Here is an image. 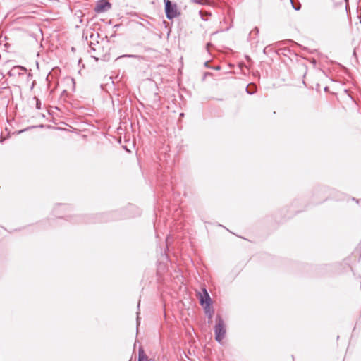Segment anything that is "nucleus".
Instances as JSON below:
<instances>
[{
    "mask_svg": "<svg viewBox=\"0 0 361 361\" xmlns=\"http://www.w3.org/2000/svg\"><path fill=\"white\" fill-rule=\"evenodd\" d=\"M88 51L97 61L99 60L108 61L109 59V42L106 39L95 43L90 42Z\"/></svg>",
    "mask_w": 361,
    "mask_h": 361,
    "instance_id": "1",
    "label": "nucleus"
},
{
    "mask_svg": "<svg viewBox=\"0 0 361 361\" xmlns=\"http://www.w3.org/2000/svg\"><path fill=\"white\" fill-rule=\"evenodd\" d=\"M198 298L200 305L204 307L206 314H207L209 318H212L213 314V310L211 307L212 300L205 288H202V293H198Z\"/></svg>",
    "mask_w": 361,
    "mask_h": 361,
    "instance_id": "2",
    "label": "nucleus"
},
{
    "mask_svg": "<svg viewBox=\"0 0 361 361\" xmlns=\"http://www.w3.org/2000/svg\"><path fill=\"white\" fill-rule=\"evenodd\" d=\"M215 339L221 343L226 335V326L222 318L217 315L214 327Z\"/></svg>",
    "mask_w": 361,
    "mask_h": 361,
    "instance_id": "3",
    "label": "nucleus"
},
{
    "mask_svg": "<svg viewBox=\"0 0 361 361\" xmlns=\"http://www.w3.org/2000/svg\"><path fill=\"white\" fill-rule=\"evenodd\" d=\"M165 4V13L169 20H172L180 16L176 4H173L170 0H164Z\"/></svg>",
    "mask_w": 361,
    "mask_h": 361,
    "instance_id": "4",
    "label": "nucleus"
},
{
    "mask_svg": "<svg viewBox=\"0 0 361 361\" xmlns=\"http://www.w3.org/2000/svg\"><path fill=\"white\" fill-rule=\"evenodd\" d=\"M111 8V4L107 0H100L97 3L94 11L97 13L106 11Z\"/></svg>",
    "mask_w": 361,
    "mask_h": 361,
    "instance_id": "5",
    "label": "nucleus"
},
{
    "mask_svg": "<svg viewBox=\"0 0 361 361\" xmlns=\"http://www.w3.org/2000/svg\"><path fill=\"white\" fill-rule=\"evenodd\" d=\"M27 69L20 66H14L11 71V75H23Z\"/></svg>",
    "mask_w": 361,
    "mask_h": 361,
    "instance_id": "6",
    "label": "nucleus"
},
{
    "mask_svg": "<svg viewBox=\"0 0 361 361\" xmlns=\"http://www.w3.org/2000/svg\"><path fill=\"white\" fill-rule=\"evenodd\" d=\"M138 361H148V357L144 353V350L142 349L139 350V358Z\"/></svg>",
    "mask_w": 361,
    "mask_h": 361,
    "instance_id": "7",
    "label": "nucleus"
},
{
    "mask_svg": "<svg viewBox=\"0 0 361 361\" xmlns=\"http://www.w3.org/2000/svg\"><path fill=\"white\" fill-rule=\"evenodd\" d=\"M259 33V29L257 27H255L250 32V36H252L253 35H257Z\"/></svg>",
    "mask_w": 361,
    "mask_h": 361,
    "instance_id": "8",
    "label": "nucleus"
},
{
    "mask_svg": "<svg viewBox=\"0 0 361 361\" xmlns=\"http://www.w3.org/2000/svg\"><path fill=\"white\" fill-rule=\"evenodd\" d=\"M121 57H128V58H140V56L137 55H133V54H126L123 55Z\"/></svg>",
    "mask_w": 361,
    "mask_h": 361,
    "instance_id": "9",
    "label": "nucleus"
},
{
    "mask_svg": "<svg viewBox=\"0 0 361 361\" xmlns=\"http://www.w3.org/2000/svg\"><path fill=\"white\" fill-rule=\"evenodd\" d=\"M192 2L204 4L207 1V0H192Z\"/></svg>",
    "mask_w": 361,
    "mask_h": 361,
    "instance_id": "10",
    "label": "nucleus"
},
{
    "mask_svg": "<svg viewBox=\"0 0 361 361\" xmlns=\"http://www.w3.org/2000/svg\"><path fill=\"white\" fill-rule=\"evenodd\" d=\"M35 99H36V107L37 109H41V102L39 100V99L35 97Z\"/></svg>",
    "mask_w": 361,
    "mask_h": 361,
    "instance_id": "11",
    "label": "nucleus"
},
{
    "mask_svg": "<svg viewBox=\"0 0 361 361\" xmlns=\"http://www.w3.org/2000/svg\"><path fill=\"white\" fill-rule=\"evenodd\" d=\"M291 3H292V5H293V7L295 9V10H299L300 8V5H299L298 6H295L293 2V0H290Z\"/></svg>",
    "mask_w": 361,
    "mask_h": 361,
    "instance_id": "12",
    "label": "nucleus"
},
{
    "mask_svg": "<svg viewBox=\"0 0 361 361\" xmlns=\"http://www.w3.org/2000/svg\"><path fill=\"white\" fill-rule=\"evenodd\" d=\"M139 324H140V322H139V317H137V325H139Z\"/></svg>",
    "mask_w": 361,
    "mask_h": 361,
    "instance_id": "13",
    "label": "nucleus"
},
{
    "mask_svg": "<svg viewBox=\"0 0 361 361\" xmlns=\"http://www.w3.org/2000/svg\"><path fill=\"white\" fill-rule=\"evenodd\" d=\"M247 92L249 93V94H252L253 92H250L247 89Z\"/></svg>",
    "mask_w": 361,
    "mask_h": 361,
    "instance_id": "14",
    "label": "nucleus"
},
{
    "mask_svg": "<svg viewBox=\"0 0 361 361\" xmlns=\"http://www.w3.org/2000/svg\"><path fill=\"white\" fill-rule=\"evenodd\" d=\"M90 37H91L92 39H93V37H94V35H93V34H92V35H91V36H90Z\"/></svg>",
    "mask_w": 361,
    "mask_h": 361,
    "instance_id": "15",
    "label": "nucleus"
}]
</instances>
